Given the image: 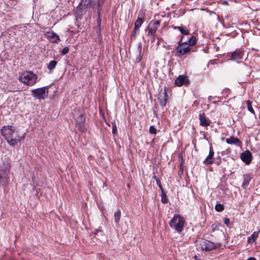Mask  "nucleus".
<instances>
[{
    "instance_id": "nucleus-19",
    "label": "nucleus",
    "mask_w": 260,
    "mask_h": 260,
    "mask_svg": "<svg viewBox=\"0 0 260 260\" xmlns=\"http://www.w3.org/2000/svg\"><path fill=\"white\" fill-rule=\"evenodd\" d=\"M259 233V231L254 232L252 233V234L248 238V243H252L255 241L256 239L258 237V234Z\"/></svg>"
},
{
    "instance_id": "nucleus-31",
    "label": "nucleus",
    "mask_w": 260,
    "mask_h": 260,
    "mask_svg": "<svg viewBox=\"0 0 260 260\" xmlns=\"http://www.w3.org/2000/svg\"><path fill=\"white\" fill-rule=\"evenodd\" d=\"M246 103H247V108H248V110L250 112H251L252 113H254V111L251 106V104L250 102V101H248L246 102Z\"/></svg>"
},
{
    "instance_id": "nucleus-33",
    "label": "nucleus",
    "mask_w": 260,
    "mask_h": 260,
    "mask_svg": "<svg viewBox=\"0 0 260 260\" xmlns=\"http://www.w3.org/2000/svg\"><path fill=\"white\" fill-rule=\"evenodd\" d=\"M149 132L150 134H155L156 133V129L154 126L151 125L149 128Z\"/></svg>"
},
{
    "instance_id": "nucleus-38",
    "label": "nucleus",
    "mask_w": 260,
    "mask_h": 260,
    "mask_svg": "<svg viewBox=\"0 0 260 260\" xmlns=\"http://www.w3.org/2000/svg\"><path fill=\"white\" fill-rule=\"evenodd\" d=\"M247 260H256L255 257H251L248 258Z\"/></svg>"
},
{
    "instance_id": "nucleus-20",
    "label": "nucleus",
    "mask_w": 260,
    "mask_h": 260,
    "mask_svg": "<svg viewBox=\"0 0 260 260\" xmlns=\"http://www.w3.org/2000/svg\"><path fill=\"white\" fill-rule=\"evenodd\" d=\"M146 31H148L147 36L151 40L152 42H153L155 40V33L156 32L152 29V28H148V26L146 29Z\"/></svg>"
},
{
    "instance_id": "nucleus-36",
    "label": "nucleus",
    "mask_w": 260,
    "mask_h": 260,
    "mask_svg": "<svg viewBox=\"0 0 260 260\" xmlns=\"http://www.w3.org/2000/svg\"><path fill=\"white\" fill-rule=\"evenodd\" d=\"M141 50H142V44H141V43H139V45H138V52H139V55H140Z\"/></svg>"
},
{
    "instance_id": "nucleus-2",
    "label": "nucleus",
    "mask_w": 260,
    "mask_h": 260,
    "mask_svg": "<svg viewBox=\"0 0 260 260\" xmlns=\"http://www.w3.org/2000/svg\"><path fill=\"white\" fill-rule=\"evenodd\" d=\"M38 76L31 71H25L19 73V81L27 86L34 85L37 81Z\"/></svg>"
},
{
    "instance_id": "nucleus-24",
    "label": "nucleus",
    "mask_w": 260,
    "mask_h": 260,
    "mask_svg": "<svg viewBox=\"0 0 260 260\" xmlns=\"http://www.w3.org/2000/svg\"><path fill=\"white\" fill-rule=\"evenodd\" d=\"M175 28L178 29L182 35H187L189 34V31L183 26H175Z\"/></svg>"
},
{
    "instance_id": "nucleus-13",
    "label": "nucleus",
    "mask_w": 260,
    "mask_h": 260,
    "mask_svg": "<svg viewBox=\"0 0 260 260\" xmlns=\"http://www.w3.org/2000/svg\"><path fill=\"white\" fill-rule=\"evenodd\" d=\"M214 154V152L213 151V147L212 146L210 147L209 150V154L208 156L206 157V158L204 160L203 163L205 164L210 165L213 162V156Z\"/></svg>"
},
{
    "instance_id": "nucleus-14",
    "label": "nucleus",
    "mask_w": 260,
    "mask_h": 260,
    "mask_svg": "<svg viewBox=\"0 0 260 260\" xmlns=\"http://www.w3.org/2000/svg\"><path fill=\"white\" fill-rule=\"evenodd\" d=\"M226 142L230 145H235L237 146H241L242 145L241 141L237 138L231 137L226 139Z\"/></svg>"
},
{
    "instance_id": "nucleus-9",
    "label": "nucleus",
    "mask_w": 260,
    "mask_h": 260,
    "mask_svg": "<svg viewBox=\"0 0 260 260\" xmlns=\"http://www.w3.org/2000/svg\"><path fill=\"white\" fill-rule=\"evenodd\" d=\"M168 97L166 90H161L158 95L157 99L160 103V105L164 107L166 106Z\"/></svg>"
},
{
    "instance_id": "nucleus-11",
    "label": "nucleus",
    "mask_w": 260,
    "mask_h": 260,
    "mask_svg": "<svg viewBox=\"0 0 260 260\" xmlns=\"http://www.w3.org/2000/svg\"><path fill=\"white\" fill-rule=\"evenodd\" d=\"M189 80L184 75H179L175 80V83L178 86H181L182 85H188Z\"/></svg>"
},
{
    "instance_id": "nucleus-6",
    "label": "nucleus",
    "mask_w": 260,
    "mask_h": 260,
    "mask_svg": "<svg viewBox=\"0 0 260 260\" xmlns=\"http://www.w3.org/2000/svg\"><path fill=\"white\" fill-rule=\"evenodd\" d=\"M182 40L183 38L178 42V45L176 48L177 53L181 56L189 52L191 50L187 42H182Z\"/></svg>"
},
{
    "instance_id": "nucleus-8",
    "label": "nucleus",
    "mask_w": 260,
    "mask_h": 260,
    "mask_svg": "<svg viewBox=\"0 0 260 260\" xmlns=\"http://www.w3.org/2000/svg\"><path fill=\"white\" fill-rule=\"evenodd\" d=\"M216 245L209 240H203L201 244V249L204 251H210L216 247Z\"/></svg>"
},
{
    "instance_id": "nucleus-35",
    "label": "nucleus",
    "mask_w": 260,
    "mask_h": 260,
    "mask_svg": "<svg viewBox=\"0 0 260 260\" xmlns=\"http://www.w3.org/2000/svg\"><path fill=\"white\" fill-rule=\"evenodd\" d=\"M156 181L157 184L158 185V186L159 187V188L160 189V190H163L164 189H163V188L162 187V185L161 184L160 180L159 179H157V180Z\"/></svg>"
},
{
    "instance_id": "nucleus-39",
    "label": "nucleus",
    "mask_w": 260,
    "mask_h": 260,
    "mask_svg": "<svg viewBox=\"0 0 260 260\" xmlns=\"http://www.w3.org/2000/svg\"><path fill=\"white\" fill-rule=\"evenodd\" d=\"M193 258H194V260H200V259L198 258V257L196 255H194Z\"/></svg>"
},
{
    "instance_id": "nucleus-21",
    "label": "nucleus",
    "mask_w": 260,
    "mask_h": 260,
    "mask_svg": "<svg viewBox=\"0 0 260 260\" xmlns=\"http://www.w3.org/2000/svg\"><path fill=\"white\" fill-rule=\"evenodd\" d=\"M251 180V177L248 175L244 176V180L242 185V187L244 189L247 187Z\"/></svg>"
},
{
    "instance_id": "nucleus-26",
    "label": "nucleus",
    "mask_w": 260,
    "mask_h": 260,
    "mask_svg": "<svg viewBox=\"0 0 260 260\" xmlns=\"http://www.w3.org/2000/svg\"><path fill=\"white\" fill-rule=\"evenodd\" d=\"M57 61L55 60L51 61L47 65V68L50 71H52L56 67Z\"/></svg>"
},
{
    "instance_id": "nucleus-17",
    "label": "nucleus",
    "mask_w": 260,
    "mask_h": 260,
    "mask_svg": "<svg viewBox=\"0 0 260 260\" xmlns=\"http://www.w3.org/2000/svg\"><path fill=\"white\" fill-rule=\"evenodd\" d=\"M160 24V22L159 20H152L149 23L148 26V28H151L152 30L156 32L157 28L159 26Z\"/></svg>"
},
{
    "instance_id": "nucleus-7",
    "label": "nucleus",
    "mask_w": 260,
    "mask_h": 260,
    "mask_svg": "<svg viewBox=\"0 0 260 260\" xmlns=\"http://www.w3.org/2000/svg\"><path fill=\"white\" fill-rule=\"evenodd\" d=\"M10 159L8 157L2 159V162L0 164V171L9 174L10 168Z\"/></svg>"
},
{
    "instance_id": "nucleus-40",
    "label": "nucleus",
    "mask_w": 260,
    "mask_h": 260,
    "mask_svg": "<svg viewBox=\"0 0 260 260\" xmlns=\"http://www.w3.org/2000/svg\"><path fill=\"white\" fill-rule=\"evenodd\" d=\"M153 178L156 181L157 180V179H158L156 176H153Z\"/></svg>"
},
{
    "instance_id": "nucleus-27",
    "label": "nucleus",
    "mask_w": 260,
    "mask_h": 260,
    "mask_svg": "<svg viewBox=\"0 0 260 260\" xmlns=\"http://www.w3.org/2000/svg\"><path fill=\"white\" fill-rule=\"evenodd\" d=\"M161 200L162 203L165 204L168 202V199L164 191V190H161Z\"/></svg>"
},
{
    "instance_id": "nucleus-32",
    "label": "nucleus",
    "mask_w": 260,
    "mask_h": 260,
    "mask_svg": "<svg viewBox=\"0 0 260 260\" xmlns=\"http://www.w3.org/2000/svg\"><path fill=\"white\" fill-rule=\"evenodd\" d=\"M105 0H98V11L99 12L101 9V8L102 7L103 4L104 3Z\"/></svg>"
},
{
    "instance_id": "nucleus-4",
    "label": "nucleus",
    "mask_w": 260,
    "mask_h": 260,
    "mask_svg": "<svg viewBox=\"0 0 260 260\" xmlns=\"http://www.w3.org/2000/svg\"><path fill=\"white\" fill-rule=\"evenodd\" d=\"M73 115L76 127L80 132L85 131L86 129L85 126V115L82 113H80L78 116H76L74 113H73Z\"/></svg>"
},
{
    "instance_id": "nucleus-5",
    "label": "nucleus",
    "mask_w": 260,
    "mask_h": 260,
    "mask_svg": "<svg viewBox=\"0 0 260 260\" xmlns=\"http://www.w3.org/2000/svg\"><path fill=\"white\" fill-rule=\"evenodd\" d=\"M48 87H43L36 88L31 90V93L33 96L38 99H45L48 96Z\"/></svg>"
},
{
    "instance_id": "nucleus-41",
    "label": "nucleus",
    "mask_w": 260,
    "mask_h": 260,
    "mask_svg": "<svg viewBox=\"0 0 260 260\" xmlns=\"http://www.w3.org/2000/svg\"><path fill=\"white\" fill-rule=\"evenodd\" d=\"M141 60V58H137V60H138V62H140Z\"/></svg>"
},
{
    "instance_id": "nucleus-15",
    "label": "nucleus",
    "mask_w": 260,
    "mask_h": 260,
    "mask_svg": "<svg viewBox=\"0 0 260 260\" xmlns=\"http://www.w3.org/2000/svg\"><path fill=\"white\" fill-rule=\"evenodd\" d=\"M200 124L203 126H207L210 124L209 119L206 117L204 114L199 115Z\"/></svg>"
},
{
    "instance_id": "nucleus-3",
    "label": "nucleus",
    "mask_w": 260,
    "mask_h": 260,
    "mask_svg": "<svg viewBox=\"0 0 260 260\" xmlns=\"http://www.w3.org/2000/svg\"><path fill=\"white\" fill-rule=\"evenodd\" d=\"M185 219L179 214L175 215L169 222L170 227L178 233H181L183 229Z\"/></svg>"
},
{
    "instance_id": "nucleus-28",
    "label": "nucleus",
    "mask_w": 260,
    "mask_h": 260,
    "mask_svg": "<svg viewBox=\"0 0 260 260\" xmlns=\"http://www.w3.org/2000/svg\"><path fill=\"white\" fill-rule=\"evenodd\" d=\"M215 210L218 212H221L224 210L223 206L220 204H217L215 207Z\"/></svg>"
},
{
    "instance_id": "nucleus-25",
    "label": "nucleus",
    "mask_w": 260,
    "mask_h": 260,
    "mask_svg": "<svg viewBox=\"0 0 260 260\" xmlns=\"http://www.w3.org/2000/svg\"><path fill=\"white\" fill-rule=\"evenodd\" d=\"M186 42L189 46H194L197 43V39L195 37L191 36Z\"/></svg>"
},
{
    "instance_id": "nucleus-12",
    "label": "nucleus",
    "mask_w": 260,
    "mask_h": 260,
    "mask_svg": "<svg viewBox=\"0 0 260 260\" xmlns=\"http://www.w3.org/2000/svg\"><path fill=\"white\" fill-rule=\"evenodd\" d=\"M9 181V174L0 171V187L5 186Z\"/></svg>"
},
{
    "instance_id": "nucleus-37",
    "label": "nucleus",
    "mask_w": 260,
    "mask_h": 260,
    "mask_svg": "<svg viewBox=\"0 0 260 260\" xmlns=\"http://www.w3.org/2000/svg\"><path fill=\"white\" fill-rule=\"evenodd\" d=\"M223 221L224 223L227 225H228L230 223V219L228 218H224Z\"/></svg>"
},
{
    "instance_id": "nucleus-23",
    "label": "nucleus",
    "mask_w": 260,
    "mask_h": 260,
    "mask_svg": "<svg viewBox=\"0 0 260 260\" xmlns=\"http://www.w3.org/2000/svg\"><path fill=\"white\" fill-rule=\"evenodd\" d=\"M114 220L116 223H118L120 219L121 212L119 209L117 210L114 213Z\"/></svg>"
},
{
    "instance_id": "nucleus-29",
    "label": "nucleus",
    "mask_w": 260,
    "mask_h": 260,
    "mask_svg": "<svg viewBox=\"0 0 260 260\" xmlns=\"http://www.w3.org/2000/svg\"><path fill=\"white\" fill-rule=\"evenodd\" d=\"M139 29H136V27H134V30L131 35V38H133L134 40L136 39L137 34L139 33Z\"/></svg>"
},
{
    "instance_id": "nucleus-18",
    "label": "nucleus",
    "mask_w": 260,
    "mask_h": 260,
    "mask_svg": "<svg viewBox=\"0 0 260 260\" xmlns=\"http://www.w3.org/2000/svg\"><path fill=\"white\" fill-rule=\"evenodd\" d=\"M143 13H139L138 15V18L137 19V20L135 21V27L136 28V29H139V28L142 25V23H143Z\"/></svg>"
},
{
    "instance_id": "nucleus-34",
    "label": "nucleus",
    "mask_w": 260,
    "mask_h": 260,
    "mask_svg": "<svg viewBox=\"0 0 260 260\" xmlns=\"http://www.w3.org/2000/svg\"><path fill=\"white\" fill-rule=\"evenodd\" d=\"M69 48L65 47L62 49V50L61 51V54L63 55H65V54H67L68 53H69Z\"/></svg>"
},
{
    "instance_id": "nucleus-30",
    "label": "nucleus",
    "mask_w": 260,
    "mask_h": 260,
    "mask_svg": "<svg viewBox=\"0 0 260 260\" xmlns=\"http://www.w3.org/2000/svg\"><path fill=\"white\" fill-rule=\"evenodd\" d=\"M84 3L86 5V8H90L93 6L92 0H85Z\"/></svg>"
},
{
    "instance_id": "nucleus-22",
    "label": "nucleus",
    "mask_w": 260,
    "mask_h": 260,
    "mask_svg": "<svg viewBox=\"0 0 260 260\" xmlns=\"http://www.w3.org/2000/svg\"><path fill=\"white\" fill-rule=\"evenodd\" d=\"M242 58L241 54L239 51H235L233 52L231 54V58L232 60H237L240 59Z\"/></svg>"
},
{
    "instance_id": "nucleus-10",
    "label": "nucleus",
    "mask_w": 260,
    "mask_h": 260,
    "mask_svg": "<svg viewBox=\"0 0 260 260\" xmlns=\"http://www.w3.org/2000/svg\"><path fill=\"white\" fill-rule=\"evenodd\" d=\"M242 160L246 165H249L252 160V155L249 150H246L241 154L240 156Z\"/></svg>"
},
{
    "instance_id": "nucleus-16",
    "label": "nucleus",
    "mask_w": 260,
    "mask_h": 260,
    "mask_svg": "<svg viewBox=\"0 0 260 260\" xmlns=\"http://www.w3.org/2000/svg\"><path fill=\"white\" fill-rule=\"evenodd\" d=\"M46 37L53 43H57L59 40L58 36L52 31L47 32L46 34Z\"/></svg>"
},
{
    "instance_id": "nucleus-1",
    "label": "nucleus",
    "mask_w": 260,
    "mask_h": 260,
    "mask_svg": "<svg viewBox=\"0 0 260 260\" xmlns=\"http://www.w3.org/2000/svg\"><path fill=\"white\" fill-rule=\"evenodd\" d=\"M1 134L7 142L11 146H15L21 141L15 127L12 125H5L1 129Z\"/></svg>"
}]
</instances>
